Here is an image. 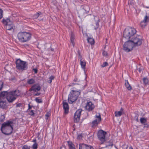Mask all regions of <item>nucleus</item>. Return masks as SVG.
I'll return each instance as SVG.
<instances>
[{
	"label": "nucleus",
	"mask_w": 149,
	"mask_h": 149,
	"mask_svg": "<svg viewBox=\"0 0 149 149\" xmlns=\"http://www.w3.org/2000/svg\"><path fill=\"white\" fill-rule=\"evenodd\" d=\"M2 22L4 24L6 25V28L7 30H14L13 22L12 21H10L9 19L7 18L6 19H5L3 18L2 21Z\"/></svg>",
	"instance_id": "obj_7"
},
{
	"label": "nucleus",
	"mask_w": 149,
	"mask_h": 149,
	"mask_svg": "<svg viewBox=\"0 0 149 149\" xmlns=\"http://www.w3.org/2000/svg\"><path fill=\"white\" fill-rule=\"evenodd\" d=\"M80 64L81 65V68L84 70L86 68V63L84 60H82L81 59L80 60Z\"/></svg>",
	"instance_id": "obj_18"
},
{
	"label": "nucleus",
	"mask_w": 149,
	"mask_h": 149,
	"mask_svg": "<svg viewBox=\"0 0 149 149\" xmlns=\"http://www.w3.org/2000/svg\"><path fill=\"white\" fill-rule=\"evenodd\" d=\"M110 145H111V146H112V145H113V144L112 143V144H111Z\"/></svg>",
	"instance_id": "obj_60"
},
{
	"label": "nucleus",
	"mask_w": 149,
	"mask_h": 149,
	"mask_svg": "<svg viewBox=\"0 0 149 149\" xmlns=\"http://www.w3.org/2000/svg\"><path fill=\"white\" fill-rule=\"evenodd\" d=\"M100 121H99L97 119L94 120L92 123V126L93 127L97 125L98 124L100 123Z\"/></svg>",
	"instance_id": "obj_24"
},
{
	"label": "nucleus",
	"mask_w": 149,
	"mask_h": 149,
	"mask_svg": "<svg viewBox=\"0 0 149 149\" xmlns=\"http://www.w3.org/2000/svg\"><path fill=\"white\" fill-rule=\"evenodd\" d=\"M22 105V104L21 103H19L17 105V107H20Z\"/></svg>",
	"instance_id": "obj_51"
},
{
	"label": "nucleus",
	"mask_w": 149,
	"mask_h": 149,
	"mask_svg": "<svg viewBox=\"0 0 149 149\" xmlns=\"http://www.w3.org/2000/svg\"><path fill=\"white\" fill-rule=\"evenodd\" d=\"M120 111H121L122 113H124V109L122 107L120 109Z\"/></svg>",
	"instance_id": "obj_52"
},
{
	"label": "nucleus",
	"mask_w": 149,
	"mask_h": 149,
	"mask_svg": "<svg viewBox=\"0 0 149 149\" xmlns=\"http://www.w3.org/2000/svg\"><path fill=\"white\" fill-rule=\"evenodd\" d=\"M100 21L99 19H98L97 22H96V26L94 28V29L95 30L97 29L99 27V22Z\"/></svg>",
	"instance_id": "obj_36"
},
{
	"label": "nucleus",
	"mask_w": 149,
	"mask_h": 149,
	"mask_svg": "<svg viewBox=\"0 0 149 149\" xmlns=\"http://www.w3.org/2000/svg\"><path fill=\"white\" fill-rule=\"evenodd\" d=\"M137 70H138L139 72H140V73H141L142 72V69L140 67L139 68H137Z\"/></svg>",
	"instance_id": "obj_48"
},
{
	"label": "nucleus",
	"mask_w": 149,
	"mask_h": 149,
	"mask_svg": "<svg viewBox=\"0 0 149 149\" xmlns=\"http://www.w3.org/2000/svg\"><path fill=\"white\" fill-rule=\"evenodd\" d=\"M54 50V49H52V48H51V50L52 51H53Z\"/></svg>",
	"instance_id": "obj_57"
},
{
	"label": "nucleus",
	"mask_w": 149,
	"mask_h": 149,
	"mask_svg": "<svg viewBox=\"0 0 149 149\" xmlns=\"http://www.w3.org/2000/svg\"><path fill=\"white\" fill-rule=\"evenodd\" d=\"M41 14V13L40 12L39 13H36L33 16V18L35 19H37L40 15Z\"/></svg>",
	"instance_id": "obj_33"
},
{
	"label": "nucleus",
	"mask_w": 149,
	"mask_h": 149,
	"mask_svg": "<svg viewBox=\"0 0 149 149\" xmlns=\"http://www.w3.org/2000/svg\"><path fill=\"white\" fill-rule=\"evenodd\" d=\"M135 118V119L136 121L137 122H139V119H138V116H136Z\"/></svg>",
	"instance_id": "obj_53"
},
{
	"label": "nucleus",
	"mask_w": 149,
	"mask_h": 149,
	"mask_svg": "<svg viewBox=\"0 0 149 149\" xmlns=\"http://www.w3.org/2000/svg\"><path fill=\"white\" fill-rule=\"evenodd\" d=\"M72 84H74H74H74V83H72Z\"/></svg>",
	"instance_id": "obj_59"
},
{
	"label": "nucleus",
	"mask_w": 149,
	"mask_h": 149,
	"mask_svg": "<svg viewBox=\"0 0 149 149\" xmlns=\"http://www.w3.org/2000/svg\"><path fill=\"white\" fill-rule=\"evenodd\" d=\"M33 141L35 143H36V139H34Z\"/></svg>",
	"instance_id": "obj_54"
},
{
	"label": "nucleus",
	"mask_w": 149,
	"mask_h": 149,
	"mask_svg": "<svg viewBox=\"0 0 149 149\" xmlns=\"http://www.w3.org/2000/svg\"><path fill=\"white\" fill-rule=\"evenodd\" d=\"M3 11L2 9L0 8V20L3 17Z\"/></svg>",
	"instance_id": "obj_39"
},
{
	"label": "nucleus",
	"mask_w": 149,
	"mask_h": 149,
	"mask_svg": "<svg viewBox=\"0 0 149 149\" xmlns=\"http://www.w3.org/2000/svg\"><path fill=\"white\" fill-rule=\"evenodd\" d=\"M136 29L132 27H127L123 33V37L127 39L130 40L136 33Z\"/></svg>",
	"instance_id": "obj_3"
},
{
	"label": "nucleus",
	"mask_w": 149,
	"mask_h": 149,
	"mask_svg": "<svg viewBox=\"0 0 149 149\" xmlns=\"http://www.w3.org/2000/svg\"><path fill=\"white\" fill-rule=\"evenodd\" d=\"M54 78V77L53 76H50L49 78V80H48L47 82L51 84L52 82V81L53 80Z\"/></svg>",
	"instance_id": "obj_31"
},
{
	"label": "nucleus",
	"mask_w": 149,
	"mask_h": 149,
	"mask_svg": "<svg viewBox=\"0 0 149 149\" xmlns=\"http://www.w3.org/2000/svg\"><path fill=\"white\" fill-rule=\"evenodd\" d=\"M102 54L103 56H107L108 55L107 52L105 51H104L102 52Z\"/></svg>",
	"instance_id": "obj_43"
},
{
	"label": "nucleus",
	"mask_w": 149,
	"mask_h": 149,
	"mask_svg": "<svg viewBox=\"0 0 149 149\" xmlns=\"http://www.w3.org/2000/svg\"><path fill=\"white\" fill-rule=\"evenodd\" d=\"M106 132L102 130H100L98 131L97 135L98 139L103 143L105 141V136Z\"/></svg>",
	"instance_id": "obj_9"
},
{
	"label": "nucleus",
	"mask_w": 149,
	"mask_h": 149,
	"mask_svg": "<svg viewBox=\"0 0 149 149\" xmlns=\"http://www.w3.org/2000/svg\"><path fill=\"white\" fill-rule=\"evenodd\" d=\"M144 125V128H148L149 127V125L146 123L143 125Z\"/></svg>",
	"instance_id": "obj_42"
},
{
	"label": "nucleus",
	"mask_w": 149,
	"mask_h": 149,
	"mask_svg": "<svg viewBox=\"0 0 149 149\" xmlns=\"http://www.w3.org/2000/svg\"><path fill=\"white\" fill-rule=\"evenodd\" d=\"M32 148L33 149H37L38 148L37 143H34L32 146Z\"/></svg>",
	"instance_id": "obj_40"
},
{
	"label": "nucleus",
	"mask_w": 149,
	"mask_h": 149,
	"mask_svg": "<svg viewBox=\"0 0 149 149\" xmlns=\"http://www.w3.org/2000/svg\"><path fill=\"white\" fill-rule=\"evenodd\" d=\"M79 149H94L93 147L84 143L80 144L79 145Z\"/></svg>",
	"instance_id": "obj_15"
},
{
	"label": "nucleus",
	"mask_w": 149,
	"mask_h": 149,
	"mask_svg": "<svg viewBox=\"0 0 149 149\" xmlns=\"http://www.w3.org/2000/svg\"><path fill=\"white\" fill-rule=\"evenodd\" d=\"M134 45L129 40L125 42L123 45V49L127 52L131 51Z\"/></svg>",
	"instance_id": "obj_6"
},
{
	"label": "nucleus",
	"mask_w": 149,
	"mask_h": 149,
	"mask_svg": "<svg viewBox=\"0 0 149 149\" xmlns=\"http://www.w3.org/2000/svg\"><path fill=\"white\" fill-rule=\"evenodd\" d=\"M125 86L126 88L128 90H131L132 89V87L130 84H129L127 80L125 81Z\"/></svg>",
	"instance_id": "obj_21"
},
{
	"label": "nucleus",
	"mask_w": 149,
	"mask_h": 149,
	"mask_svg": "<svg viewBox=\"0 0 149 149\" xmlns=\"http://www.w3.org/2000/svg\"><path fill=\"white\" fill-rule=\"evenodd\" d=\"M45 119L47 120L48 117H49V113L48 112L47 113L45 114Z\"/></svg>",
	"instance_id": "obj_44"
},
{
	"label": "nucleus",
	"mask_w": 149,
	"mask_h": 149,
	"mask_svg": "<svg viewBox=\"0 0 149 149\" xmlns=\"http://www.w3.org/2000/svg\"><path fill=\"white\" fill-rule=\"evenodd\" d=\"M35 82V80L33 78L28 79H27V83L28 84H34Z\"/></svg>",
	"instance_id": "obj_23"
},
{
	"label": "nucleus",
	"mask_w": 149,
	"mask_h": 149,
	"mask_svg": "<svg viewBox=\"0 0 149 149\" xmlns=\"http://www.w3.org/2000/svg\"><path fill=\"white\" fill-rule=\"evenodd\" d=\"M3 83L2 81H0V91H1L3 87Z\"/></svg>",
	"instance_id": "obj_41"
},
{
	"label": "nucleus",
	"mask_w": 149,
	"mask_h": 149,
	"mask_svg": "<svg viewBox=\"0 0 149 149\" xmlns=\"http://www.w3.org/2000/svg\"><path fill=\"white\" fill-rule=\"evenodd\" d=\"M74 35L72 33H71V34L70 36V41L71 43L72 44V45L74 46Z\"/></svg>",
	"instance_id": "obj_20"
},
{
	"label": "nucleus",
	"mask_w": 149,
	"mask_h": 149,
	"mask_svg": "<svg viewBox=\"0 0 149 149\" xmlns=\"http://www.w3.org/2000/svg\"><path fill=\"white\" fill-rule=\"evenodd\" d=\"M16 68L19 70H26L28 68V63L27 62L21 60L20 59L16 60L15 61Z\"/></svg>",
	"instance_id": "obj_5"
},
{
	"label": "nucleus",
	"mask_w": 149,
	"mask_h": 149,
	"mask_svg": "<svg viewBox=\"0 0 149 149\" xmlns=\"http://www.w3.org/2000/svg\"><path fill=\"white\" fill-rule=\"evenodd\" d=\"M29 113V114L32 116H34L35 115V113L34 112V111L33 110H29L28 111H27Z\"/></svg>",
	"instance_id": "obj_32"
},
{
	"label": "nucleus",
	"mask_w": 149,
	"mask_h": 149,
	"mask_svg": "<svg viewBox=\"0 0 149 149\" xmlns=\"http://www.w3.org/2000/svg\"><path fill=\"white\" fill-rule=\"evenodd\" d=\"M67 143L69 149H76L75 147V145L72 141H68Z\"/></svg>",
	"instance_id": "obj_19"
},
{
	"label": "nucleus",
	"mask_w": 149,
	"mask_h": 149,
	"mask_svg": "<svg viewBox=\"0 0 149 149\" xmlns=\"http://www.w3.org/2000/svg\"><path fill=\"white\" fill-rule=\"evenodd\" d=\"M80 93V90L78 91L72 90L69 94L68 100L69 103L71 104L77 99Z\"/></svg>",
	"instance_id": "obj_4"
},
{
	"label": "nucleus",
	"mask_w": 149,
	"mask_h": 149,
	"mask_svg": "<svg viewBox=\"0 0 149 149\" xmlns=\"http://www.w3.org/2000/svg\"><path fill=\"white\" fill-rule=\"evenodd\" d=\"M143 84L145 85L148 84V80L147 78H144L143 79Z\"/></svg>",
	"instance_id": "obj_30"
},
{
	"label": "nucleus",
	"mask_w": 149,
	"mask_h": 149,
	"mask_svg": "<svg viewBox=\"0 0 149 149\" xmlns=\"http://www.w3.org/2000/svg\"><path fill=\"white\" fill-rule=\"evenodd\" d=\"M108 63L107 62H105L103 63L102 65H101V67L102 68H104L108 66Z\"/></svg>",
	"instance_id": "obj_38"
},
{
	"label": "nucleus",
	"mask_w": 149,
	"mask_h": 149,
	"mask_svg": "<svg viewBox=\"0 0 149 149\" xmlns=\"http://www.w3.org/2000/svg\"><path fill=\"white\" fill-rule=\"evenodd\" d=\"M82 138V136L81 134L78 135L77 138L79 139H81Z\"/></svg>",
	"instance_id": "obj_47"
},
{
	"label": "nucleus",
	"mask_w": 149,
	"mask_h": 149,
	"mask_svg": "<svg viewBox=\"0 0 149 149\" xmlns=\"http://www.w3.org/2000/svg\"><path fill=\"white\" fill-rule=\"evenodd\" d=\"M122 113L121 111H115V116L117 117H120Z\"/></svg>",
	"instance_id": "obj_29"
},
{
	"label": "nucleus",
	"mask_w": 149,
	"mask_h": 149,
	"mask_svg": "<svg viewBox=\"0 0 149 149\" xmlns=\"http://www.w3.org/2000/svg\"><path fill=\"white\" fill-rule=\"evenodd\" d=\"M145 7L147 8H149V7H148V6H146Z\"/></svg>",
	"instance_id": "obj_58"
},
{
	"label": "nucleus",
	"mask_w": 149,
	"mask_h": 149,
	"mask_svg": "<svg viewBox=\"0 0 149 149\" xmlns=\"http://www.w3.org/2000/svg\"><path fill=\"white\" fill-rule=\"evenodd\" d=\"M13 126L14 123L13 121L11 120H7L2 124L1 127V129L10 128V127L13 128Z\"/></svg>",
	"instance_id": "obj_10"
},
{
	"label": "nucleus",
	"mask_w": 149,
	"mask_h": 149,
	"mask_svg": "<svg viewBox=\"0 0 149 149\" xmlns=\"http://www.w3.org/2000/svg\"><path fill=\"white\" fill-rule=\"evenodd\" d=\"M88 42L91 45L94 44V40L93 38H88Z\"/></svg>",
	"instance_id": "obj_28"
},
{
	"label": "nucleus",
	"mask_w": 149,
	"mask_h": 149,
	"mask_svg": "<svg viewBox=\"0 0 149 149\" xmlns=\"http://www.w3.org/2000/svg\"><path fill=\"white\" fill-rule=\"evenodd\" d=\"M5 116L3 115H1L0 116V121L3 122L5 119Z\"/></svg>",
	"instance_id": "obj_34"
},
{
	"label": "nucleus",
	"mask_w": 149,
	"mask_h": 149,
	"mask_svg": "<svg viewBox=\"0 0 149 149\" xmlns=\"http://www.w3.org/2000/svg\"><path fill=\"white\" fill-rule=\"evenodd\" d=\"M19 41L22 42H26L31 38V34L30 33L25 32H20L17 35Z\"/></svg>",
	"instance_id": "obj_2"
},
{
	"label": "nucleus",
	"mask_w": 149,
	"mask_h": 149,
	"mask_svg": "<svg viewBox=\"0 0 149 149\" xmlns=\"http://www.w3.org/2000/svg\"><path fill=\"white\" fill-rule=\"evenodd\" d=\"M35 100L38 103H42V99H39L38 97L36 98Z\"/></svg>",
	"instance_id": "obj_35"
},
{
	"label": "nucleus",
	"mask_w": 149,
	"mask_h": 149,
	"mask_svg": "<svg viewBox=\"0 0 149 149\" xmlns=\"http://www.w3.org/2000/svg\"><path fill=\"white\" fill-rule=\"evenodd\" d=\"M60 149H66V147L65 146H63L60 148Z\"/></svg>",
	"instance_id": "obj_50"
},
{
	"label": "nucleus",
	"mask_w": 149,
	"mask_h": 149,
	"mask_svg": "<svg viewBox=\"0 0 149 149\" xmlns=\"http://www.w3.org/2000/svg\"><path fill=\"white\" fill-rule=\"evenodd\" d=\"M13 130V127H11L10 128L1 129L2 133L7 135H10L12 133Z\"/></svg>",
	"instance_id": "obj_12"
},
{
	"label": "nucleus",
	"mask_w": 149,
	"mask_h": 149,
	"mask_svg": "<svg viewBox=\"0 0 149 149\" xmlns=\"http://www.w3.org/2000/svg\"><path fill=\"white\" fill-rule=\"evenodd\" d=\"M30 147L27 145H24L22 147V149H30Z\"/></svg>",
	"instance_id": "obj_37"
},
{
	"label": "nucleus",
	"mask_w": 149,
	"mask_h": 149,
	"mask_svg": "<svg viewBox=\"0 0 149 149\" xmlns=\"http://www.w3.org/2000/svg\"><path fill=\"white\" fill-rule=\"evenodd\" d=\"M129 149H133L132 146L130 147Z\"/></svg>",
	"instance_id": "obj_55"
},
{
	"label": "nucleus",
	"mask_w": 149,
	"mask_h": 149,
	"mask_svg": "<svg viewBox=\"0 0 149 149\" xmlns=\"http://www.w3.org/2000/svg\"><path fill=\"white\" fill-rule=\"evenodd\" d=\"M94 107V105L90 101L88 102L87 103L85 107L86 109L88 111H92Z\"/></svg>",
	"instance_id": "obj_13"
},
{
	"label": "nucleus",
	"mask_w": 149,
	"mask_h": 149,
	"mask_svg": "<svg viewBox=\"0 0 149 149\" xmlns=\"http://www.w3.org/2000/svg\"><path fill=\"white\" fill-rule=\"evenodd\" d=\"M74 81H77V79H75L74 80Z\"/></svg>",
	"instance_id": "obj_56"
},
{
	"label": "nucleus",
	"mask_w": 149,
	"mask_h": 149,
	"mask_svg": "<svg viewBox=\"0 0 149 149\" xmlns=\"http://www.w3.org/2000/svg\"><path fill=\"white\" fill-rule=\"evenodd\" d=\"M147 24L148 23H147L142 21L140 23V25L141 27L142 28H145L146 26H147Z\"/></svg>",
	"instance_id": "obj_26"
},
{
	"label": "nucleus",
	"mask_w": 149,
	"mask_h": 149,
	"mask_svg": "<svg viewBox=\"0 0 149 149\" xmlns=\"http://www.w3.org/2000/svg\"><path fill=\"white\" fill-rule=\"evenodd\" d=\"M33 71L34 72L35 74H36L38 71V70L37 68H33Z\"/></svg>",
	"instance_id": "obj_46"
},
{
	"label": "nucleus",
	"mask_w": 149,
	"mask_h": 149,
	"mask_svg": "<svg viewBox=\"0 0 149 149\" xmlns=\"http://www.w3.org/2000/svg\"><path fill=\"white\" fill-rule=\"evenodd\" d=\"M90 9L89 7L87 5L82 6H81V11L84 14H87L89 12Z\"/></svg>",
	"instance_id": "obj_16"
},
{
	"label": "nucleus",
	"mask_w": 149,
	"mask_h": 149,
	"mask_svg": "<svg viewBox=\"0 0 149 149\" xmlns=\"http://www.w3.org/2000/svg\"><path fill=\"white\" fill-rule=\"evenodd\" d=\"M41 94V93H36L34 94V96H38Z\"/></svg>",
	"instance_id": "obj_49"
},
{
	"label": "nucleus",
	"mask_w": 149,
	"mask_h": 149,
	"mask_svg": "<svg viewBox=\"0 0 149 149\" xmlns=\"http://www.w3.org/2000/svg\"><path fill=\"white\" fill-rule=\"evenodd\" d=\"M34 106H31L29 104H28V110H27V111H28L29 110L31 109L32 107H33Z\"/></svg>",
	"instance_id": "obj_45"
},
{
	"label": "nucleus",
	"mask_w": 149,
	"mask_h": 149,
	"mask_svg": "<svg viewBox=\"0 0 149 149\" xmlns=\"http://www.w3.org/2000/svg\"><path fill=\"white\" fill-rule=\"evenodd\" d=\"M143 22H146L148 23L149 22V16L147 14L145 16L144 19L143 20Z\"/></svg>",
	"instance_id": "obj_25"
},
{
	"label": "nucleus",
	"mask_w": 149,
	"mask_h": 149,
	"mask_svg": "<svg viewBox=\"0 0 149 149\" xmlns=\"http://www.w3.org/2000/svg\"><path fill=\"white\" fill-rule=\"evenodd\" d=\"M20 94V92L17 89L9 91H3L0 92V107L4 108L5 107L6 100L9 103L12 102Z\"/></svg>",
	"instance_id": "obj_1"
},
{
	"label": "nucleus",
	"mask_w": 149,
	"mask_h": 149,
	"mask_svg": "<svg viewBox=\"0 0 149 149\" xmlns=\"http://www.w3.org/2000/svg\"><path fill=\"white\" fill-rule=\"evenodd\" d=\"M82 111L81 109H79L77 110L74 115V121L75 123L78 122L80 120L81 113Z\"/></svg>",
	"instance_id": "obj_11"
},
{
	"label": "nucleus",
	"mask_w": 149,
	"mask_h": 149,
	"mask_svg": "<svg viewBox=\"0 0 149 149\" xmlns=\"http://www.w3.org/2000/svg\"><path fill=\"white\" fill-rule=\"evenodd\" d=\"M41 87L38 84H36L32 86L30 88L29 91H33L35 92H37L40 90Z\"/></svg>",
	"instance_id": "obj_14"
},
{
	"label": "nucleus",
	"mask_w": 149,
	"mask_h": 149,
	"mask_svg": "<svg viewBox=\"0 0 149 149\" xmlns=\"http://www.w3.org/2000/svg\"><path fill=\"white\" fill-rule=\"evenodd\" d=\"M95 118H97V120L99 121H101L102 119L100 113H97L95 116Z\"/></svg>",
	"instance_id": "obj_27"
},
{
	"label": "nucleus",
	"mask_w": 149,
	"mask_h": 149,
	"mask_svg": "<svg viewBox=\"0 0 149 149\" xmlns=\"http://www.w3.org/2000/svg\"><path fill=\"white\" fill-rule=\"evenodd\" d=\"M139 36L135 37L134 36L131 38L129 40L132 43L134 46L140 45L142 43V39L139 38Z\"/></svg>",
	"instance_id": "obj_8"
},
{
	"label": "nucleus",
	"mask_w": 149,
	"mask_h": 149,
	"mask_svg": "<svg viewBox=\"0 0 149 149\" xmlns=\"http://www.w3.org/2000/svg\"><path fill=\"white\" fill-rule=\"evenodd\" d=\"M63 107L64 110V113L67 114L68 113L69 111V105L68 103L66 102H63Z\"/></svg>",
	"instance_id": "obj_17"
},
{
	"label": "nucleus",
	"mask_w": 149,
	"mask_h": 149,
	"mask_svg": "<svg viewBox=\"0 0 149 149\" xmlns=\"http://www.w3.org/2000/svg\"><path fill=\"white\" fill-rule=\"evenodd\" d=\"M147 119L144 117H141L140 119V121L141 124L143 125L147 123Z\"/></svg>",
	"instance_id": "obj_22"
}]
</instances>
